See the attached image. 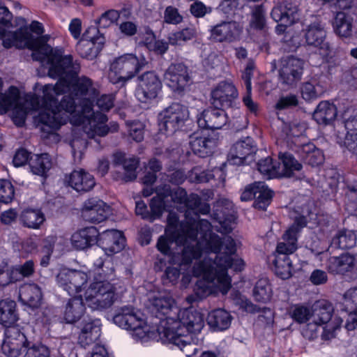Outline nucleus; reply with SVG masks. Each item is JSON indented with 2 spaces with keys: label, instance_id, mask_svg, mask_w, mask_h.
<instances>
[{
  "label": "nucleus",
  "instance_id": "1",
  "mask_svg": "<svg viewBox=\"0 0 357 357\" xmlns=\"http://www.w3.org/2000/svg\"><path fill=\"white\" fill-rule=\"evenodd\" d=\"M208 220L194 222L190 225L179 224V218L174 212H169L165 235L159 237L157 249L165 255H171V245L175 242L181 247L180 252L174 253L171 260L181 267L188 266L195 260L192 272L196 277H202L194 287L198 298L211 294H226L231 288V278L228 269L241 271L244 261L235 255L236 243L228 236L222 238L211 231Z\"/></svg>",
  "mask_w": 357,
  "mask_h": 357
},
{
  "label": "nucleus",
  "instance_id": "2",
  "mask_svg": "<svg viewBox=\"0 0 357 357\" xmlns=\"http://www.w3.org/2000/svg\"><path fill=\"white\" fill-rule=\"evenodd\" d=\"M63 53L62 50V57L70 56V64L59 63L62 72L55 76L50 75L48 65V75L59 80L54 86L47 84L44 87L45 98L50 101V106L55 104V109L47 108L40 114V120L54 128V131L68 121L73 126H82L87 137L99 144L97 137L116 131L119 126L112 122L108 127L105 124L107 116L102 112H93V103L96 100L98 108L107 112L114 106V97L112 94H104L98 98V91L91 79L85 76L77 77L79 63L73 61L71 55Z\"/></svg>",
  "mask_w": 357,
  "mask_h": 357
},
{
  "label": "nucleus",
  "instance_id": "3",
  "mask_svg": "<svg viewBox=\"0 0 357 357\" xmlns=\"http://www.w3.org/2000/svg\"><path fill=\"white\" fill-rule=\"evenodd\" d=\"M148 307L155 318L149 324L145 315L132 305L119 307L113 317L114 323L130 331L136 342L142 344L158 340L162 335L177 326L178 331H188L186 325L193 323L197 327L199 312L192 307L179 309L174 298L165 291L149 294Z\"/></svg>",
  "mask_w": 357,
  "mask_h": 357
},
{
  "label": "nucleus",
  "instance_id": "4",
  "mask_svg": "<svg viewBox=\"0 0 357 357\" xmlns=\"http://www.w3.org/2000/svg\"><path fill=\"white\" fill-rule=\"evenodd\" d=\"M93 280L82 296L70 298L66 304L63 319L67 324H74L84 315L85 306L93 310L110 307L126 291L124 283L116 278L114 264L109 259L100 257L94 262Z\"/></svg>",
  "mask_w": 357,
  "mask_h": 357
},
{
  "label": "nucleus",
  "instance_id": "5",
  "mask_svg": "<svg viewBox=\"0 0 357 357\" xmlns=\"http://www.w3.org/2000/svg\"><path fill=\"white\" fill-rule=\"evenodd\" d=\"M12 18V13L8 8L0 6V39L3 40L4 47H15L18 49L28 48L32 50L33 59L40 61L43 64L50 65V73L53 76L59 75L62 72L61 66H59V63L70 64V56L62 57V48H52L40 38H35L24 29H19L15 31H8L6 27L10 24Z\"/></svg>",
  "mask_w": 357,
  "mask_h": 357
},
{
  "label": "nucleus",
  "instance_id": "6",
  "mask_svg": "<svg viewBox=\"0 0 357 357\" xmlns=\"http://www.w3.org/2000/svg\"><path fill=\"white\" fill-rule=\"evenodd\" d=\"M43 86V98L35 95H26L22 100L20 96V91L15 86H10L4 93H0V114H5L12 111L11 118L14 123L21 127L24 126L27 114L33 111H38V114L34 116L35 121L41 124L43 132L52 134L54 128L49 126L45 122L40 120V116L47 108L55 109V104L50 105V101L45 98L44 87Z\"/></svg>",
  "mask_w": 357,
  "mask_h": 357
},
{
  "label": "nucleus",
  "instance_id": "7",
  "mask_svg": "<svg viewBox=\"0 0 357 357\" xmlns=\"http://www.w3.org/2000/svg\"><path fill=\"white\" fill-rule=\"evenodd\" d=\"M146 64L144 57L125 54L116 58L110 64L108 78L113 84H124L139 72Z\"/></svg>",
  "mask_w": 357,
  "mask_h": 357
},
{
  "label": "nucleus",
  "instance_id": "8",
  "mask_svg": "<svg viewBox=\"0 0 357 357\" xmlns=\"http://www.w3.org/2000/svg\"><path fill=\"white\" fill-rule=\"evenodd\" d=\"M156 195L150 202V206L155 215H161L165 210L177 207L183 210L187 192L185 189L176 187L173 190L167 184L158 186L155 190Z\"/></svg>",
  "mask_w": 357,
  "mask_h": 357
},
{
  "label": "nucleus",
  "instance_id": "9",
  "mask_svg": "<svg viewBox=\"0 0 357 357\" xmlns=\"http://www.w3.org/2000/svg\"><path fill=\"white\" fill-rule=\"evenodd\" d=\"M186 322L188 321H187ZM198 322L197 327L193 323H187L186 328H188V331L184 333L180 332L176 326L169 331L160 335L158 340H155L160 341L163 344H172L178 347L187 357H192L196 354L198 349L195 344L187 342L183 337L190 333H196L202 331L204 326V319L202 313H199V321Z\"/></svg>",
  "mask_w": 357,
  "mask_h": 357
},
{
  "label": "nucleus",
  "instance_id": "10",
  "mask_svg": "<svg viewBox=\"0 0 357 357\" xmlns=\"http://www.w3.org/2000/svg\"><path fill=\"white\" fill-rule=\"evenodd\" d=\"M238 98V89L231 81L220 82L211 91V104L215 107L231 109L236 116L241 114Z\"/></svg>",
  "mask_w": 357,
  "mask_h": 357
},
{
  "label": "nucleus",
  "instance_id": "11",
  "mask_svg": "<svg viewBox=\"0 0 357 357\" xmlns=\"http://www.w3.org/2000/svg\"><path fill=\"white\" fill-rule=\"evenodd\" d=\"M188 117L189 111L185 106L173 103L159 114L160 130L167 135H172L184 125Z\"/></svg>",
  "mask_w": 357,
  "mask_h": 357
},
{
  "label": "nucleus",
  "instance_id": "12",
  "mask_svg": "<svg viewBox=\"0 0 357 357\" xmlns=\"http://www.w3.org/2000/svg\"><path fill=\"white\" fill-rule=\"evenodd\" d=\"M89 278L88 274L83 271L64 268L56 275V282L69 295H75L85 291Z\"/></svg>",
  "mask_w": 357,
  "mask_h": 357
},
{
  "label": "nucleus",
  "instance_id": "13",
  "mask_svg": "<svg viewBox=\"0 0 357 357\" xmlns=\"http://www.w3.org/2000/svg\"><path fill=\"white\" fill-rule=\"evenodd\" d=\"M30 345L25 335L17 326H8L4 331L2 352L8 357H19L22 349Z\"/></svg>",
  "mask_w": 357,
  "mask_h": 357
},
{
  "label": "nucleus",
  "instance_id": "14",
  "mask_svg": "<svg viewBox=\"0 0 357 357\" xmlns=\"http://www.w3.org/2000/svg\"><path fill=\"white\" fill-rule=\"evenodd\" d=\"M340 118L346 131L344 145L357 155V109L349 105L340 111Z\"/></svg>",
  "mask_w": 357,
  "mask_h": 357
},
{
  "label": "nucleus",
  "instance_id": "15",
  "mask_svg": "<svg viewBox=\"0 0 357 357\" xmlns=\"http://www.w3.org/2000/svg\"><path fill=\"white\" fill-rule=\"evenodd\" d=\"M139 83L135 91L137 99L147 103L156 98L161 91L162 83L153 72H146L139 77Z\"/></svg>",
  "mask_w": 357,
  "mask_h": 357
},
{
  "label": "nucleus",
  "instance_id": "16",
  "mask_svg": "<svg viewBox=\"0 0 357 357\" xmlns=\"http://www.w3.org/2000/svg\"><path fill=\"white\" fill-rule=\"evenodd\" d=\"M307 222L304 216L295 218L293 225L286 230L282 241L277 245L275 255H287L293 254L298 248V236L301 229L306 226Z\"/></svg>",
  "mask_w": 357,
  "mask_h": 357
},
{
  "label": "nucleus",
  "instance_id": "17",
  "mask_svg": "<svg viewBox=\"0 0 357 357\" xmlns=\"http://www.w3.org/2000/svg\"><path fill=\"white\" fill-rule=\"evenodd\" d=\"M165 84L174 92L180 93L190 84L187 67L183 63L171 64L164 74Z\"/></svg>",
  "mask_w": 357,
  "mask_h": 357
},
{
  "label": "nucleus",
  "instance_id": "18",
  "mask_svg": "<svg viewBox=\"0 0 357 357\" xmlns=\"http://www.w3.org/2000/svg\"><path fill=\"white\" fill-rule=\"evenodd\" d=\"M303 31L305 42L308 45L318 48L320 54L324 56L329 55L331 47L329 43L325 40L326 31L324 24L316 20L308 24Z\"/></svg>",
  "mask_w": 357,
  "mask_h": 357
},
{
  "label": "nucleus",
  "instance_id": "19",
  "mask_svg": "<svg viewBox=\"0 0 357 357\" xmlns=\"http://www.w3.org/2000/svg\"><path fill=\"white\" fill-rule=\"evenodd\" d=\"M256 152L253 139L245 137L236 142L231 148L227 162L231 165L247 164L253 160V153Z\"/></svg>",
  "mask_w": 357,
  "mask_h": 357
},
{
  "label": "nucleus",
  "instance_id": "20",
  "mask_svg": "<svg viewBox=\"0 0 357 357\" xmlns=\"http://www.w3.org/2000/svg\"><path fill=\"white\" fill-rule=\"evenodd\" d=\"M305 62L303 59L290 56L281 61L279 70L282 84L293 86L298 82L303 76Z\"/></svg>",
  "mask_w": 357,
  "mask_h": 357
},
{
  "label": "nucleus",
  "instance_id": "21",
  "mask_svg": "<svg viewBox=\"0 0 357 357\" xmlns=\"http://www.w3.org/2000/svg\"><path fill=\"white\" fill-rule=\"evenodd\" d=\"M229 121L227 114L220 107L208 108L197 116L199 127L218 130L223 128Z\"/></svg>",
  "mask_w": 357,
  "mask_h": 357
},
{
  "label": "nucleus",
  "instance_id": "22",
  "mask_svg": "<svg viewBox=\"0 0 357 357\" xmlns=\"http://www.w3.org/2000/svg\"><path fill=\"white\" fill-rule=\"evenodd\" d=\"M79 328V344L83 347L93 344H95L96 346L101 334L100 320L99 319L85 317L80 324Z\"/></svg>",
  "mask_w": 357,
  "mask_h": 357
},
{
  "label": "nucleus",
  "instance_id": "23",
  "mask_svg": "<svg viewBox=\"0 0 357 357\" xmlns=\"http://www.w3.org/2000/svg\"><path fill=\"white\" fill-rule=\"evenodd\" d=\"M125 238L121 231L108 229L98 232L96 243L105 251L107 255H112L121 251L125 246Z\"/></svg>",
  "mask_w": 357,
  "mask_h": 357
},
{
  "label": "nucleus",
  "instance_id": "24",
  "mask_svg": "<svg viewBox=\"0 0 357 357\" xmlns=\"http://www.w3.org/2000/svg\"><path fill=\"white\" fill-rule=\"evenodd\" d=\"M243 26L236 22H224L211 29V38L217 42H233L240 38Z\"/></svg>",
  "mask_w": 357,
  "mask_h": 357
},
{
  "label": "nucleus",
  "instance_id": "25",
  "mask_svg": "<svg viewBox=\"0 0 357 357\" xmlns=\"http://www.w3.org/2000/svg\"><path fill=\"white\" fill-rule=\"evenodd\" d=\"M185 213V221L179 222V224L190 225L194 222L198 223L204 219L199 220L198 215L194 212L197 211L203 214H206L210 211V206L207 204L202 205L201 198L199 195L192 193L187 195L185 202L183 208Z\"/></svg>",
  "mask_w": 357,
  "mask_h": 357
},
{
  "label": "nucleus",
  "instance_id": "26",
  "mask_svg": "<svg viewBox=\"0 0 357 357\" xmlns=\"http://www.w3.org/2000/svg\"><path fill=\"white\" fill-rule=\"evenodd\" d=\"M329 273L335 275H347L357 268V261L354 255L344 253L339 257H331L326 264Z\"/></svg>",
  "mask_w": 357,
  "mask_h": 357
},
{
  "label": "nucleus",
  "instance_id": "27",
  "mask_svg": "<svg viewBox=\"0 0 357 357\" xmlns=\"http://www.w3.org/2000/svg\"><path fill=\"white\" fill-rule=\"evenodd\" d=\"M327 89L325 76L313 77L308 82L303 84L301 95L304 100L310 101L320 97Z\"/></svg>",
  "mask_w": 357,
  "mask_h": 357
},
{
  "label": "nucleus",
  "instance_id": "28",
  "mask_svg": "<svg viewBox=\"0 0 357 357\" xmlns=\"http://www.w3.org/2000/svg\"><path fill=\"white\" fill-rule=\"evenodd\" d=\"M98 231L95 227L84 228L71 236V244L77 250H84L98 242Z\"/></svg>",
  "mask_w": 357,
  "mask_h": 357
},
{
  "label": "nucleus",
  "instance_id": "29",
  "mask_svg": "<svg viewBox=\"0 0 357 357\" xmlns=\"http://www.w3.org/2000/svg\"><path fill=\"white\" fill-rule=\"evenodd\" d=\"M70 186L77 192H87L95 185L93 176L83 169L75 170L67 177Z\"/></svg>",
  "mask_w": 357,
  "mask_h": 357
},
{
  "label": "nucleus",
  "instance_id": "30",
  "mask_svg": "<svg viewBox=\"0 0 357 357\" xmlns=\"http://www.w3.org/2000/svg\"><path fill=\"white\" fill-rule=\"evenodd\" d=\"M113 161L116 165H121L123 170L121 178L126 182L131 181L137 178L136 169L139 161L135 158H126L125 155L118 152L114 154Z\"/></svg>",
  "mask_w": 357,
  "mask_h": 357
},
{
  "label": "nucleus",
  "instance_id": "31",
  "mask_svg": "<svg viewBox=\"0 0 357 357\" xmlns=\"http://www.w3.org/2000/svg\"><path fill=\"white\" fill-rule=\"evenodd\" d=\"M19 298L20 301L31 307H37L42 298L40 287L35 284H25L20 288Z\"/></svg>",
  "mask_w": 357,
  "mask_h": 357
},
{
  "label": "nucleus",
  "instance_id": "32",
  "mask_svg": "<svg viewBox=\"0 0 357 357\" xmlns=\"http://www.w3.org/2000/svg\"><path fill=\"white\" fill-rule=\"evenodd\" d=\"M190 146L195 154L205 158L212 153L215 142L213 139L194 134L190 137Z\"/></svg>",
  "mask_w": 357,
  "mask_h": 357
},
{
  "label": "nucleus",
  "instance_id": "33",
  "mask_svg": "<svg viewBox=\"0 0 357 357\" xmlns=\"http://www.w3.org/2000/svg\"><path fill=\"white\" fill-rule=\"evenodd\" d=\"M296 7L288 8L287 6L280 5L274 7L271 12V17L275 22H280L278 28L281 31L284 27L291 25L297 17Z\"/></svg>",
  "mask_w": 357,
  "mask_h": 357
},
{
  "label": "nucleus",
  "instance_id": "34",
  "mask_svg": "<svg viewBox=\"0 0 357 357\" xmlns=\"http://www.w3.org/2000/svg\"><path fill=\"white\" fill-rule=\"evenodd\" d=\"M232 317L223 309H216L208 313V324L215 331H222L229 328Z\"/></svg>",
  "mask_w": 357,
  "mask_h": 357
},
{
  "label": "nucleus",
  "instance_id": "35",
  "mask_svg": "<svg viewBox=\"0 0 357 357\" xmlns=\"http://www.w3.org/2000/svg\"><path fill=\"white\" fill-rule=\"evenodd\" d=\"M29 165L33 174L46 177L47 172L52 168V162L47 153L34 154L30 157Z\"/></svg>",
  "mask_w": 357,
  "mask_h": 357
},
{
  "label": "nucleus",
  "instance_id": "36",
  "mask_svg": "<svg viewBox=\"0 0 357 357\" xmlns=\"http://www.w3.org/2000/svg\"><path fill=\"white\" fill-rule=\"evenodd\" d=\"M335 105L328 101H321L313 113V119L319 124L327 125L337 116Z\"/></svg>",
  "mask_w": 357,
  "mask_h": 357
},
{
  "label": "nucleus",
  "instance_id": "37",
  "mask_svg": "<svg viewBox=\"0 0 357 357\" xmlns=\"http://www.w3.org/2000/svg\"><path fill=\"white\" fill-rule=\"evenodd\" d=\"M19 220L25 227L38 229L45 222V217L39 209L26 208L20 213Z\"/></svg>",
  "mask_w": 357,
  "mask_h": 357
},
{
  "label": "nucleus",
  "instance_id": "38",
  "mask_svg": "<svg viewBox=\"0 0 357 357\" xmlns=\"http://www.w3.org/2000/svg\"><path fill=\"white\" fill-rule=\"evenodd\" d=\"M335 33L342 38H349L352 36L353 18L344 12L336 13L333 23Z\"/></svg>",
  "mask_w": 357,
  "mask_h": 357
},
{
  "label": "nucleus",
  "instance_id": "39",
  "mask_svg": "<svg viewBox=\"0 0 357 357\" xmlns=\"http://www.w3.org/2000/svg\"><path fill=\"white\" fill-rule=\"evenodd\" d=\"M279 158L282 167L280 166V177H293L302 169V165L289 153H280Z\"/></svg>",
  "mask_w": 357,
  "mask_h": 357
},
{
  "label": "nucleus",
  "instance_id": "40",
  "mask_svg": "<svg viewBox=\"0 0 357 357\" xmlns=\"http://www.w3.org/2000/svg\"><path fill=\"white\" fill-rule=\"evenodd\" d=\"M333 312V307L330 302L326 300H319L312 306V319L324 325L330 321Z\"/></svg>",
  "mask_w": 357,
  "mask_h": 357
},
{
  "label": "nucleus",
  "instance_id": "41",
  "mask_svg": "<svg viewBox=\"0 0 357 357\" xmlns=\"http://www.w3.org/2000/svg\"><path fill=\"white\" fill-rule=\"evenodd\" d=\"M17 320L16 303L14 301L5 299L0 301V323L5 326H11Z\"/></svg>",
  "mask_w": 357,
  "mask_h": 357
},
{
  "label": "nucleus",
  "instance_id": "42",
  "mask_svg": "<svg viewBox=\"0 0 357 357\" xmlns=\"http://www.w3.org/2000/svg\"><path fill=\"white\" fill-rule=\"evenodd\" d=\"M273 192L264 182H255V196L253 206L255 208L265 210L270 204Z\"/></svg>",
  "mask_w": 357,
  "mask_h": 357
},
{
  "label": "nucleus",
  "instance_id": "43",
  "mask_svg": "<svg viewBox=\"0 0 357 357\" xmlns=\"http://www.w3.org/2000/svg\"><path fill=\"white\" fill-rule=\"evenodd\" d=\"M216 175L219 176L220 181H225V174L222 169L217 167L212 170V173L211 172L202 171L199 167H195L189 172L188 178L191 182L205 183L208 182Z\"/></svg>",
  "mask_w": 357,
  "mask_h": 357
},
{
  "label": "nucleus",
  "instance_id": "44",
  "mask_svg": "<svg viewBox=\"0 0 357 357\" xmlns=\"http://www.w3.org/2000/svg\"><path fill=\"white\" fill-rule=\"evenodd\" d=\"M252 296L259 303H267L271 301L273 290L268 279L261 278L257 282L252 291Z\"/></svg>",
  "mask_w": 357,
  "mask_h": 357
},
{
  "label": "nucleus",
  "instance_id": "45",
  "mask_svg": "<svg viewBox=\"0 0 357 357\" xmlns=\"http://www.w3.org/2000/svg\"><path fill=\"white\" fill-rule=\"evenodd\" d=\"M356 237L351 230L339 231L332 238L331 246L340 249H349L356 245Z\"/></svg>",
  "mask_w": 357,
  "mask_h": 357
},
{
  "label": "nucleus",
  "instance_id": "46",
  "mask_svg": "<svg viewBox=\"0 0 357 357\" xmlns=\"http://www.w3.org/2000/svg\"><path fill=\"white\" fill-rule=\"evenodd\" d=\"M300 153L302 158L312 166L319 165L324 162L322 151L312 143L303 145Z\"/></svg>",
  "mask_w": 357,
  "mask_h": 357
},
{
  "label": "nucleus",
  "instance_id": "47",
  "mask_svg": "<svg viewBox=\"0 0 357 357\" xmlns=\"http://www.w3.org/2000/svg\"><path fill=\"white\" fill-rule=\"evenodd\" d=\"M275 272L282 279H288L292 275V261L287 255L275 254Z\"/></svg>",
  "mask_w": 357,
  "mask_h": 357
},
{
  "label": "nucleus",
  "instance_id": "48",
  "mask_svg": "<svg viewBox=\"0 0 357 357\" xmlns=\"http://www.w3.org/2000/svg\"><path fill=\"white\" fill-rule=\"evenodd\" d=\"M339 307L348 313V318L351 314H357V287L351 288L344 293Z\"/></svg>",
  "mask_w": 357,
  "mask_h": 357
},
{
  "label": "nucleus",
  "instance_id": "49",
  "mask_svg": "<svg viewBox=\"0 0 357 357\" xmlns=\"http://www.w3.org/2000/svg\"><path fill=\"white\" fill-rule=\"evenodd\" d=\"M259 172L268 178L280 177V163L274 162L271 158L267 157L257 163Z\"/></svg>",
  "mask_w": 357,
  "mask_h": 357
},
{
  "label": "nucleus",
  "instance_id": "50",
  "mask_svg": "<svg viewBox=\"0 0 357 357\" xmlns=\"http://www.w3.org/2000/svg\"><path fill=\"white\" fill-rule=\"evenodd\" d=\"M289 317L296 323L303 324L312 319V307L301 304L292 305L288 311Z\"/></svg>",
  "mask_w": 357,
  "mask_h": 357
},
{
  "label": "nucleus",
  "instance_id": "51",
  "mask_svg": "<svg viewBox=\"0 0 357 357\" xmlns=\"http://www.w3.org/2000/svg\"><path fill=\"white\" fill-rule=\"evenodd\" d=\"M102 47V46L96 45L93 42L79 40L77 44L76 50L82 57L93 59L98 55Z\"/></svg>",
  "mask_w": 357,
  "mask_h": 357
},
{
  "label": "nucleus",
  "instance_id": "52",
  "mask_svg": "<svg viewBox=\"0 0 357 357\" xmlns=\"http://www.w3.org/2000/svg\"><path fill=\"white\" fill-rule=\"evenodd\" d=\"M195 30L192 28H185L181 31L169 33V43L172 45H181L192 40L195 36Z\"/></svg>",
  "mask_w": 357,
  "mask_h": 357
},
{
  "label": "nucleus",
  "instance_id": "53",
  "mask_svg": "<svg viewBox=\"0 0 357 357\" xmlns=\"http://www.w3.org/2000/svg\"><path fill=\"white\" fill-rule=\"evenodd\" d=\"M265 26L264 10L262 6H256L254 7L250 26L257 30H262Z\"/></svg>",
  "mask_w": 357,
  "mask_h": 357
},
{
  "label": "nucleus",
  "instance_id": "54",
  "mask_svg": "<svg viewBox=\"0 0 357 357\" xmlns=\"http://www.w3.org/2000/svg\"><path fill=\"white\" fill-rule=\"evenodd\" d=\"M127 130L129 136L135 141L139 142L144 139V124L139 121H127Z\"/></svg>",
  "mask_w": 357,
  "mask_h": 357
},
{
  "label": "nucleus",
  "instance_id": "55",
  "mask_svg": "<svg viewBox=\"0 0 357 357\" xmlns=\"http://www.w3.org/2000/svg\"><path fill=\"white\" fill-rule=\"evenodd\" d=\"M55 241L56 238L54 236H48L44 240L41 250L40 265L42 266L45 267L48 266Z\"/></svg>",
  "mask_w": 357,
  "mask_h": 357
},
{
  "label": "nucleus",
  "instance_id": "56",
  "mask_svg": "<svg viewBox=\"0 0 357 357\" xmlns=\"http://www.w3.org/2000/svg\"><path fill=\"white\" fill-rule=\"evenodd\" d=\"M13 271L14 275L17 278V281H20L33 273L34 263L32 260H28L22 265H17L13 267Z\"/></svg>",
  "mask_w": 357,
  "mask_h": 357
},
{
  "label": "nucleus",
  "instance_id": "57",
  "mask_svg": "<svg viewBox=\"0 0 357 357\" xmlns=\"http://www.w3.org/2000/svg\"><path fill=\"white\" fill-rule=\"evenodd\" d=\"M15 191L12 183L4 179L0 180V202L9 203L14 197Z\"/></svg>",
  "mask_w": 357,
  "mask_h": 357
},
{
  "label": "nucleus",
  "instance_id": "58",
  "mask_svg": "<svg viewBox=\"0 0 357 357\" xmlns=\"http://www.w3.org/2000/svg\"><path fill=\"white\" fill-rule=\"evenodd\" d=\"M307 322V324L301 329L302 335L308 340H313L318 336L319 328L322 324L313 319Z\"/></svg>",
  "mask_w": 357,
  "mask_h": 357
},
{
  "label": "nucleus",
  "instance_id": "59",
  "mask_svg": "<svg viewBox=\"0 0 357 357\" xmlns=\"http://www.w3.org/2000/svg\"><path fill=\"white\" fill-rule=\"evenodd\" d=\"M15 282H17V278L13 274V268L8 270V264L1 261L0 262V286L4 287Z\"/></svg>",
  "mask_w": 357,
  "mask_h": 357
},
{
  "label": "nucleus",
  "instance_id": "60",
  "mask_svg": "<svg viewBox=\"0 0 357 357\" xmlns=\"http://www.w3.org/2000/svg\"><path fill=\"white\" fill-rule=\"evenodd\" d=\"M164 22L169 24L176 25L183 21V16L178 10L172 6H167L164 12Z\"/></svg>",
  "mask_w": 357,
  "mask_h": 357
},
{
  "label": "nucleus",
  "instance_id": "61",
  "mask_svg": "<svg viewBox=\"0 0 357 357\" xmlns=\"http://www.w3.org/2000/svg\"><path fill=\"white\" fill-rule=\"evenodd\" d=\"M80 40H86L93 42L96 45L102 46L105 43L104 37L100 34L99 30L96 26L89 27L83 33Z\"/></svg>",
  "mask_w": 357,
  "mask_h": 357
},
{
  "label": "nucleus",
  "instance_id": "62",
  "mask_svg": "<svg viewBox=\"0 0 357 357\" xmlns=\"http://www.w3.org/2000/svg\"><path fill=\"white\" fill-rule=\"evenodd\" d=\"M97 203V199L92 198L88 199L84 206L83 215L86 220L89 222L96 223L95 218L98 215L97 207L96 205Z\"/></svg>",
  "mask_w": 357,
  "mask_h": 357
},
{
  "label": "nucleus",
  "instance_id": "63",
  "mask_svg": "<svg viewBox=\"0 0 357 357\" xmlns=\"http://www.w3.org/2000/svg\"><path fill=\"white\" fill-rule=\"evenodd\" d=\"M298 97L294 94H288L281 96L275 105V109L278 110L289 109L298 105Z\"/></svg>",
  "mask_w": 357,
  "mask_h": 357
},
{
  "label": "nucleus",
  "instance_id": "64",
  "mask_svg": "<svg viewBox=\"0 0 357 357\" xmlns=\"http://www.w3.org/2000/svg\"><path fill=\"white\" fill-rule=\"evenodd\" d=\"M24 357H49V351L47 348L43 345L28 346Z\"/></svg>",
  "mask_w": 357,
  "mask_h": 357
}]
</instances>
